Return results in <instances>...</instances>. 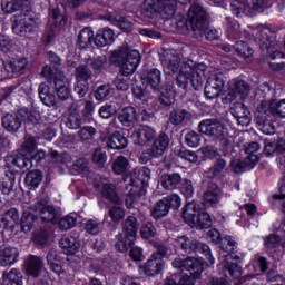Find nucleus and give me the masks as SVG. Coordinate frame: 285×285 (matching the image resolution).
I'll use <instances>...</instances> for the list:
<instances>
[{
    "instance_id": "c756f323",
    "label": "nucleus",
    "mask_w": 285,
    "mask_h": 285,
    "mask_svg": "<svg viewBox=\"0 0 285 285\" xmlns=\"http://www.w3.org/2000/svg\"><path fill=\"white\" fill-rule=\"evenodd\" d=\"M38 95L45 106L49 108L57 106V96H55V92L50 90V87L46 82L39 85Z\"/></svg>"
},
{
    "instance_id": "423d86ee",
    "label": "nucleus",
    "mask_w": 285,
    "mask_h": 285,
    "mask_svg": "<svg viewBox=\"0 0 285 285\" xmlns=\"http://www.w3.org/2000/svg\"><path fill=\"white\" fill-rule=\"evenodd\" d=\"M207 19L206 9L199 3H194L189 8L188 18L184 26L187 30H191L194 37H204V26H206Z\"/></svg>"
},
{
    "instance_id": "473e14b6",
    "label": "nucleus",
    "mask_w": 285,
    "mask_h": 285,
    "mask_svg": "<svg viewBox=\"0 0 285 285\" xmlns=\"http://www.w3.org/2000/svg\"><path fill=\"white\" fill-rule=\"evenodd\" d=\"M112 41H115V31H112V29L110 28H105L100 30L94 39V43L98 48H104V46H110Z\"/></svg>"
},
{
    "instance_id": "5fc2aeb1",
    "label": "nucleus",
    "mask_w": 285,
    "mask_h": 285,
    "mask_svg": "<svg viewBox=\"0 0 285 285\" xmlns=\"http://www.w3.org/2000/svg\"><path fill=\"white\" fill-rule=\"evenodd\" d=\"M242 37H244V31L242 30V26H239V22H229L227 27V38L235 41L237 39H242Z\"/></svg>"
},
{
    "instance_id": "8fccbe9b",
    "label": "nucleus",
    "mask_w": 285,
    "mask_h": 285,
    "mask_svg": "<svg viewBox=\"0 0 285 285\" xmlns=\"http://www.w3.org/2000/svg\"><path fill=\"white\" fill-rule=\"evenodd\" d=\"M129 166L130 163L128 161V158L118 156L117 159L114 160L111 170L115 173V175H124L128 171Z\"/></svg>"
},
{
    "instance_id": "de8ad7c7",
    "label": "nucleus",
    "mask_w": 285,
    "mask_h": 285,
    "mask_svg": "<svg viewBox=\"0 0 285 285\" xmlns=\"http://www.w3.org/2000/svg\"><path fill=\"white\" fill-rule=\"evenodd\" d=\"M190 226L199 228L200 230L204 228H210V226H213V219H210V215L208 213L200 212L197 214L194 223H191Z\"/></svg>"
},
{
    "instance_id": "aec40b11",
    "label": "nucleus",
    "mask_w": 285,
    "mask_h": 285,
    "mask_svg": "<svg viewBox=\"0 0 285 285\" xmlns=\"http://www.w3.org/2000/svg\"><path fill=\"white\" fill-rule=\"evenodd\" d=\"M26 155L28 154L18 151L17 154L9 156L8 161L11 164V166H14V168L26 173V170H30V168H32V161Z\"/></svg>"
},
{
    "instance_id": "4d7b16f0",
    "label": "nucleus",
    "mask_w": 285,
    "mask_h": 285,
    "mask_svg": "<svg viewBox=\"0 0 285 285\" xmlns=\"http://www.w3.org/2000/svg\"><path fill=\"white\" fill-rule=\"evenodd\" d=\"M76 79L77 81H90L92 79V71L87 65H80L76 68Z\"/></svg>"
},
{
    "instance_id": "2eb2a0df",
    "label": "nucleus",
    "mask_w": 285,
    "mask_h": 285,
    "mask_svg": "<svg viewBox=\"0 0 285 285\" xmlns=\"http://www.w3.org/2000/svg\"><path fill=\"white\" fill-rule=\"evenodd\" d=\"M142 82L154 92H161V88H164V85H161V71L157 68L148 69L142 78Z\"/></svg>"
},
{
    "instance_id": "bf43d9fd",
    "label": "nucleus",
    "mask_w": 285,
    "mask_h": 285,
    "mask_svg": "<svg viewBox=\"0 0 285 285\" xmlns=\"http://www.w3.org/2000/svg\"><path fill=\"white\" fill-rule=\"evenodd\" d=\"M92 161L98 168H105L108 161V154L101 148H96L92 154Z\"/></svg>"
},
{
    "instance_id": "7c9ffc66",
    "label": "nucleus",
    "mask_w": 285,
    "mask_h": 285,
    "mask_svg": "<svg viewBox=\"0 0 285 285\" xmlns=\"http://www.w3.org/2000/svg\"><path fill=\"white\" fill-rule=\"evenodd\" d=\"M43 271V261L39 256L31 255L27 259V274L31 277H39Z\"/></svg>"
},
{
    "instance_id": "f704fd0d",
    "label": "nucleus",
    "mask_w": 285,
    "mask_h": 285,
    "mask_svg": "<svg viewBox=\"0 0 285 285\" xmlns=\"http://www.w3.org/2000/svg\"><path fill=\"white\" fill-rule=\"evenodd\" d=\"M107 147L111 148V150H124V148L128 147V138L121 135V132L115 131L108 137Z\"/></svg>"
},
{
    "instance_id": "f257e3e1",
    "label": "nucleus",
    "mask_w": 285,
    "mask_h": 285,
    "mask_svg": "<svg viewBox=\"0 0 285 285\" xmlns=\"http://www.w3.org/2000/svg\"><path fill=\"white\" fill-rule=\"evenodd\" d=\"M206 70L208 66L206 63H195L193 60H187L180 67L179 75L176 78L177 85L183 90L188 88V81H190L194 90H202L204 88V81H206Z\"/></svg>"
},
{
    "instance_id": "4468645a",
    "label": "nucleus",
    "mask_w": 285,
    "mask_h": 285,
    "mask_svg": "<svg viewBox=\"0 0 285 285\" xmlns=\"http://www.w3.org/2000/svg\"><path fill=\"white\" fill-rule=\"evenodd\" d=\"M230 115L235 117L237 124L239 126H249L250 125V110L246 105L243 102H234L233 106L230 107Z\"/></svg>"
},
{
    "instance_id": "f3484780",
    "label": "nucleus",
    "mask_w": 285,
    "mask_h": 285,
    "mask_svg": "<svg viewBox=\"0 0 285 285\" xmlns=\"http://www.w3.org/2000/svg\"><path fill=\"white\" fill-rule=\"evenodd\" d=\"M208 237L214 244H220L222 250L225 253H235L236 242L233 240L230 236L222 238V234L217 229H210L208 232Z\"/></svg>"
},
{
    "instance_id": "dca6fc26",
    "label": "nucleus",
    "mask_w": 285,
    "mask_h": 285,
    "mask_svg": "<svg viewBox=\"0 0 285 285\" xmlns=\"http://www.w3.org/2000/svg\"><path fill=\"white\" fill-rule=\"evenodd\" d=\"M155 129L153 127L148 126H140L138 130H135L131 134V138L134 139V144L136 146H147V144H150L153 139H155Z\"/></svg>"
},
{
    "instance_id": "4be33fe9",
    "label": "nucleus",
    "mask_w": 285,
    "mask_h": 285,
    "mask_svg": "<svg viewBox=\"0 0 285 285\" xmlns=\"http://www.w3.org/2000/svg\"><path fill=\"white\" fill-rule=\"evenodd\" d=\"M139 119V114L137 109L132 106L125 107L118 115V120L126 128H130L134 124H137Z\"/></svg>"
},
{
    "instance_id": "49530a36",
    "label": "nucleus",
    "mask_w": 285,
    "mask_h": 285,
    "mask_svg": "<svg viewBox=\"0 0 285 285\" xmlns=\"http://www.w3.org/2000/svg\"><path fill=\"white\" fill-rule=\"evenodd\" d=\"M116 239H118V242L115 244V248L116 250H118V253H128V250H130V248H132V246L135 245V239L130 238L128 236L118 234L116 236Z\"/></svg>"
},
{
    "instance_id": "a211bd4d",
    "label": "nucleus",
    "mask_w": 285,
    "mask_h": 285,
    "mask_svg": "<svg viewBox=\"0 0 285 285\" xmlns=\"http://www.w3.org/2000/svg\"><path fill=\"white\" fill-rule=\"evenodd\" d=\"M181 59L175 50H167L164 53L163 66L166 75H175L179 70Z\"/></svg>"
},
{
    "instance_id": "13d9d810",
    "label": "nucleus",
    "mask_w": 285,
    "mask_h": 285,
    "mask_svg": "<svg viewBox=\"0 0 285 285\" xmlns=\"http://www.w3.org/2000/svg\"><path fill=\"white\" fill-rule=\"evenodd\" d=\"M156 92H160L158 101L161 106H173L175 104V91L161 87V90Z\"/></svg>"
},
{
    "instance_id": "774afa93",
    "label": "nucleus",
    "mask_w": 285,
    "mask_h": 285,
    "mask_svg": "<svg viewBox=\"0 0 285 285\" xmlns=\"http://www.w3.org/2000/svg\"><path fill=\"white\" fill-rule=\"evenodd\" d=\"M66 126L71 130H79V128H81V115L68 114Z\"/></svg>"
},
{
    "instance_id": "1a4fd4ad",
    "label": "nucleus",
    "mask_w": 285,
    "mask_h": 285,
    "mask_svg": "<svg viewBox=\"0 0 285 285\" xmlns=\"http://www.w3.org/2000/svg\"><path fill=\"white\" fill-rule=\"evenodd\" d=\"M168 146H170V138L168 135L161 132L154 140L151 147L141 153L139 156V163L148 164L150 159H159V157H164V153L168 150Z\"/></svg>"
},
{
    "instance_id": "bb28decb",
    "label": "nucleus",
    "mask_w": 285,
    "mask_h": 285,
    "mask_svg": "<svg viewBox=\"0 0 285 285\" xmlns=\"http://www.w3.org/2000/svg\"><path fill=\"white\" fill-rule=\"evenodd\" d=\"M28 21H33L31 18L17 19L12 24V30L14 35H19V37H31L32 32H35V28L32 24L28 23Z\"/></svg>"
},
{
    "instance_id": "72a5a7b5",
    "label": "nucleus",
    "mask_w": 285,
    "mask_h": 285,
    "mask_svg": "<svg viewBox=\"0 0 285 285\" xmlns=\"http://www.w3.org/2000/svg\"><path fill=\"white\" fill-rule=\"evenodd\" d=\"M179 184H181V175L177 173L165 174L160 177V185L165 190H176Z\"/></svg>"
},
{
    "instance_id": "c85d7f7f",
    "label": "nucleus",
    "mask_w": 285,
    "mask_h": 285,
    "mask_svg": "<svg viewBox=\"0 0 285 285\" xmlns=\"http://www.w3.org/2000/svg\"><path fill=\"white\" fill-rule=\"evenodd\" d=\"M49 17H50V19H52L56 27L60 26V28H63V26H66V23H68L66 6H63L61 3L51 8Z\"/></svg>"
},
{
    "instance_id": "f8f14e48",
    "label": "nucleus",
    "mask_w": 285,
    "mask_h": 285,
    "mask_svg": "<svg viewBox=\"0 0 285 285\" xmlns=\"http://www.w3.org/2000/svg\"><path fill=\"white\" fill-rule=\"evenodd\" d=\"M224 73L212 75L205 85V97L206 99H217L224 90Z\"/></svg>"
},
{
    "instance_id": "09e8293b",
    "label": "nucleus",
    "mask_w": 285,
    "mask_h": 285,
    "mask_svg": "<svg viewBox=\"0 0 285 285\" xmlns=\"http://www.w3.org/2000/svg\"><path fill=\"white\" fill-rule=\"evenodd\" d=\"M37 150V138L32 135H26L23 142L20 146V153L24 155H32Z\"/></svg>"
},
{
    "instance_id": "393cba45",
    "label": "nucleus",
    "mask_w": 285,
    "mask_h": 285,
    "mask_svg": "<svg viewBox=\"0 0 285 285\" xmlns=\"http://www.w3.org/2000/svg\"><path fill=\"white\" fill-rule=\"evenodd\" d=\"M278 155V157H282L285 154V140L278 139L276 141H273L271 139L264 140V154L267 157H271V155Z\"/></svg>"
},
{
    "instance_id": "a18cd8bd",
    "label": "nucleus",
    "mask_w": 285,
    "mask_h": 285,
    "mask_svg": "<svg viewBox=\"0 0 285 285\" xmlns=\"http://www.w3.org/2000/svg\"><path fill=\"white\" fill-rule=\"evenodd\" d=\"M268 105V110L274 117H281L285 119V99L276 101V100H266Z\"/></svg>"
},
{
    "instance_id": "3c124183",
    "label": "nucleus",
    "mask_w": 285,
    "mask_h": 285,
    "mask_svg": "<svg viewBox=\"0 0 285 285\" xmlns=\"http://www.w3.org/2000/svg\"><path fill=\"white\" fill-rule=\"evenodd\" d=\"M55 88L59 101H68L70 99V88L66 86V82L55 79Z\"/></svg>"
},
{
    "instance_id": "412c9836",
    "label": "nucleus",
    "mask_w": 285,
    "mask_h": 285,
    "mask_svg": "<svg viewBox=\"0 0 285 285\" xmlns=\"http://www.w3.org/2000/svg\"><path fill=\"white\" fill-rule=\"evenodd\" d=\"M26 68H28V59L23 57L4 61V71L7 77H12V75L17 72H23Z\"/></svg>"
},
{
    "instance_id": "4c0bfd02",
    "label": "nucleus",
    "mask_w": 285,
    "mask_h": 285,
    "mask_svg": "<svg viewBox=\"0 0 285 285\" xmlns=\"http://www.w3.org/2000/svg\"><path fill=\"white\" fill-rule=\"evenodd\" d=\"M2 279L3 285H23V275L17 268L3 272Z\"/></svg>"
},
{
    "instance_id": "9b49d317",
    "label": "nucleus",
    "mask_w": 285,
    "mask_h": 285,
    "mask_svg": "<svg viewBox=\"0 0 285 285\" xmlns=\"http://www.w3.org/2000/svg\"><path fill=\"white\" fill-rule=\"evenodd\" d=\"M198 131L207 137H214V139H224L228 135L226 126L215 118L200 121Z\"/></svg>"
},
{
    "instance_id": "a878e982",
    "label": "nucleus",
    "mask_w": 285,
    "mask_h": 285,
    "mask_svg": "<svg viewBox=\"0 0 285 285\" xmlns=\"http://www.w3.org/2000/svg\"><path fill=\"white\" fill-rule=\"evenodd\" d=\"M21 124H23V120L21 116H19V111L17 115L7 114L2 118V126L4 129H7L8 132H19L21 129Z\"/></svg>"
},
{
    "instance_id": "58836bf2",
    "label": "nucleus",
    "mask_w": 285,
    "mask_h": 285,
    "mask_svg": "<svg viewBox=\"0 0 285 285\" xmlns=\"http://www.w3.org/2000/svg\"><path fill=\"white\" fill-rule=\"evenodd\" d=\"M17 255H19L17 248H0V266H12L17 262Z\"/></svg>"
},
{
    "instance_id": "5701e85b",
    "label": "nucleus",
    "mask_w": 285,
    "mask_h": 285,
    "mask_svg": "<svg viewBox=\"0 0 285 285\" xmlns=\"http://www.w3.org/2000/svg\"><path fill=\"white\" fill-rule=\"evenodd\" d=\"M250 92V86L244 80H235L233 82V91H229L226 96L227 101H235L236 96L240 95V99H246Z\"/></svg>"
},
{
    "instance_id": "864d4df0",
    "label": "nucleus",
    "mask_w": 285,
    "mask_h": 285,
    "mask_svg": "<svg viewBox=\"0 0 285 285\" xmlns=\"http://www.w3.org/2000/svg\"><path fill=\"white\" fill-rule=\"evenodd\" d=\"M188 117H190V114L187 110L174 109L169 115V121L173 126H179L184 124V120L188 119Z\"/></svg>"
},
{
    "instance_id": "ddd939ff",
    "label": "nucleus",
    "mask_w": 285,
    "mask_h": 285,
    "mask_svg": "<svg viewBox=\"0 0 285 285\" xmlns=\"http://www.w3.org/2000/svg\"><path fill=\"white\" fill-rule=\"evenodd\" d=\"M222 275L227 278L237 279L242 277V267L235 262L233 255L225 256L224 261L220 263Z\"/></svg>"
},
{
    "instance_id": "603ef678",
    "label": "nucleus",
    "mask_w": 285,
    "mask_h": 285,
    "mask_svg": "<svg viewBox=\"0 0 285 285\" xmlns=\"http://www.w3.org/2000/svg\"><path fill=\"white\" fill-rule=\"evenodd\" d=\"M35 222H37V216H35V214L30 212H23L20 220L21 230L23 233H30L35 226Z\"/></svg>"
},
{
    "instance_id": "e433bc0d",
    "label": "nucleus",
    "mask_w": 285,
    "mask_h": 285,
    "mask_svg": "<svg viewBox=\"0 0 285 285\" xmlns=\"http://www.w3.org/2000/svg\"><path fill=\"white\" fill-rule=\"evenodd\" d=\"M163 268L164 261L151 256V258H149L145 264L144 273L148 277H155V275H159V273H161Z\"/></svg>"
},
{
    "instance_id": "338daca9",
    "label": "nucleus",
    "mask_w": 285,
    "mask_h": 285,
    "mask_svg": "<svg viewBox=\"0 0 285 285\" xmlns=\"http://www.w3.org/2000/svg\"><path fill=\"white\" fill-rule=\"evenodd\" d=\"M233 48L242 57H253V49L244 40L237 41Z\"/></svg>"
},
{
    "instance_id": "6e6d98bb",
    "label": "nucleus",
    "mask_w": 285,
    "mask_h": 285,
    "mask_svg": "<svg viewBox=\"0 0 285 285\" xmlns=\"http://www.w3.org/2000/svg\"><path fill=\"white\" fill-rule=\"evenodd\" d=\"M246 166H250V168H253V166H255V164H253L248 159H246V161H244V160L234 158L230 161L229 168H230L232 173L239 174V173L246 171Z\"/></svg>"
},
{
    "instance_id": "0eeeda50",
    "label": "nucleus",
    "mask_w": 285,
    "mask_h": 285,
    "mask_svg": "<svg viewBox=\"0 0 285 285\" xmlns=\"http://www.w3.org/2000/svg\"><path fill=\"white\" fill-rule=\"evenodd\" d=\"M176 242L184 253L187 255H204L209 264H215V258L210 254V247L199 240L186 235L178 236Z\"/></svg>"
},
{
    "instance_id": "2f4dec72",
    "label": "nucleus",
    "mask_w": 285,
    "mask_h": 285,
    "mask_svg": "<svg viewBox=\"0 0 285 285\" xmlns=\"http://www.w3.org/2000/svg\"><path fill=\"white\" fill-rule=\"evenodd\" d=\"M222 190L217 187L216 184H213L207 187V190L204 193L203 202L205 206H215V204H219V199H222Z\"/></svg>"
},
{
    "instance_id": "cd10ccee",
    "label": "nucleus",
    "mask_w": 285,
    "mask_h": 285,
    "mask_svg": "<svg viewBox=\"0 0 285 285\" xmlns=\"http://www.w3.org/2000/svg\"><path fill=\"white\" fill-rule=\"evenodd\" d=\"M1 223L3 224L4 230H14V226L19 224V210L14 207L6 210L2 214Z\"/></svg>"
},
{
    "instance_id": "37998d69",
    "label": "nucleus",
    "mask_w": 285,
    "mask_h": 285,
    "mask_svg": "<svg viewBox=\"0 0 285 285\" xmlns=\"http://www.w3.org/2000/svg\"><path fill=\"white\" fill-rule=\"evenodd\" d=\"M92 39H95L92 29L86 27L85 29L80 30L77 40L78 48H80V50H86V48L92 43Z\"/></svg>"
},
{
    "instance_id": "680f3d73",
    "label": "nucleus",
    "mask_w": 285,
    "mask_h": 285,
    "mask_svg": "<svg viewBox=\"0 0 285 285\" xmlns=\"http://www.w3.org/2000/svg\"><path fill=\"white\" fill-rule=\"evenodd\" d=\"M259 150V142H249L248 146L245 147V153L247 155L246 159L250 160L252 164H257L259 161V156L255 153Z\"/></svg>"
},
{
    "instance_id": "7ed1b4c3",
    "label": "nucleus",
    "mask_w": 285,
    "mask_h": 285,
    "mask_svg": "<svg viewBox=\"0 0 285 285\" xmlns=\"http://www.w3.org/2000/svg\"><path fill=\"white\" fill-rule=\"evenodd\" d=\"M111 63H116L120 67L121 75H132L141 61V55L137 50L128 49V46L124 45L118 50L111 52Z\"/></svg>"
},
{
    "instance_id": "20e7f679",
    "label": "nucleus",
    "mask_w": 285,
    "mask_h": 285,
    "mask_svg": "<svg viewBox=\"0 0 285 285\" xmlns=\"http://www.w3.org/2000/svg\"><path fill=\"white\" fill-rule=\"evenodd\" d=\"M140 12L145 19H155L159 14L168 21L175 17V4L173 0H145Z\"/></svg>"
},
{
    "instance_id": "0e129e2a",
    "label": "nucleus",
    "mask_w": 285,
    "mask_h": 285,
    "mask_svg": "<svg viewBox=\"0 0 285 285\" xmlns=\"http://www.w3.org/2000/svg\"><path fill=\"white\" fill-rule=\"evenodd\" d=\"M97 135V129L92 126H85L78 131V137L82 141H92Z\"/></svg>"
},
{
    "instance_id": "052dcab7",
    "label": "nucleus",
    "mask_w": 285,
    "mask_h": 285,
    "mask_svg": "<svg viewBox=\"0 0 285 285\" xmlns=\"http://www.w3.org/2000/svg\"><path fill=\"white\" fill-rule=\"evenodd\" d=\"M130 75H124L120 72V75L114 80V86L116 87V90H121L122 92H126V90H129L130 88Z\"/></svg>"
},
{
    "instance_id": "e2e57ef3",
    "label": "nucleus",
    "mask_w": 285,
    "mask_h": 285,
    "mask_svg": "<svg viewBox=\"0 0 285 285\" xmlns=\"http://www.w3.org/2000/svg\"><path fill=\"white\" fill-rule=\"evenodd\" d=\"M49 157L52 161V164H70L71 161V157H70V154L66 153V151H62V153H59L57 150H53L49 154Z\"/></svg>"
},
{
    "instance_id": "c03bdc74",
    "label": "nucleus",
    "mask_w": 285,
    "mask_h": 285,
    "mask_svg": "<svg viewBox=\"0 0 285 285\" xmlns=\"http://www.w3.org/2000/svg\"><path fill=\"white\" fill-rule=\"evenodd\" d=\"M122 230L126 237H129L135 240L138 230L137 218L135 216L127 217L122 224Z\"/></svg>"
},
{
    "instance_id": "79ce46f5",
    "label": "nucleus",
    "mask_w": 285,
    "mask_h": 285,
    "mask_svg": "<svg viewBox=\"0 0 285 285\" xmlns=\"http://www.w3.org/2000/svg\"><path fill=\"white\" fill-rule=\"evenodd\" d=\"M60 247L65 255H75L79 250V244L77 239L72 236H63L60 239Z\"/></svg>"
},
{
    "instance_id": "6ab92c4d",
    "label": "nucleus",
    "mask_w": 285,
    "mask_h": 285,
    "mask_svg": "<svg viewBox=\"0 0 285 285\" xmlns=\"http://www.w3.org/2000/svg\"><path fill=\"white\" fill-rule=\"evenodd\" d=\"M33 210L40 214L42 222L50 223L57 219V210L51 205H48L45 199L38 200L33 205Z\"/></svg>"
},
{
    "instance_id": "f03ea898",
    "label": "nucleus",
    "mask_w": 285,
    "mask_h": 285,
    "mask_svg": "<svg viewBox=\"0 0 285 285\" xmlns=\"http://www.w3.org/2000/svg\"><path fill=\"white\" fill-rule=\"evenodd\" d=\"M148 181H150V168L142 167L135 171V175L130 178L129 184L125 187L127 195L125 204L127 208H135V204L146 195V188H148Z\"/></svg>"
},
{
    "instance_id": "c9c22d12",
    "label": "nucleus",
    "mask_w": 285,
    "mask_h": 285,
    "mask_svg": "<svg viewBox=\"0 0 285 285\" xmlns=\"http://www.w3.org/2000/svg\"><path fill=\"white\" fill-rule=\"evenodd\" d=\"M202 213V209H199V205L195 202L188 203L183 208V219L188 224V226H191V224H195V219H197V214Z\"/></svg>"
},
{
    "instance_id": "39448f33",
    "label": "nucleus",
    "mask_w": 285,
    "mask_h": 285,
    "mask_svg": "<svg viewBox=\"0 0 285 285\" xmlns=\"http://www.w3.org/2000/svg\"><path fill=\"white\" fill-rule=\"evenodd\" d=\"M174 268H178L184 273L188 271L189 274H184L178 282V285H195V279L204 272V263L195 257L176 258L173 262Z\"/></svg>"
},
{
    "instance_id": "ea45409f",
    "label": "nucleus",
    "mask_w": 285,
    "mask_h": 285,
    "mask_svg": "<svg viewBox=\"0 0 285 285\" xmlns=\"http://www.w3.org/2000/svg\"><path fill=\"white\" fill-rule=\"evenodd\" d=\"M43 181V173L38 169L30 170L24 178V184L30 190L39 188V185Z\"/></svg>"
},
{
    "instance_id": "69168bd1",
    "label": "nucleus",
    "mask_w": 285,
    "mask_h": 285,
    "mask_svg": "<svg viewBox=\"0 0 285 285\" xmlns=\"http://www.w3.org/2000/svg\"><path fill=\"white\" fill-rule=\"evenodd\" d=\"M110 92H112L110 85H102L95 90L94 96L97 101H106L110 97Z\"/></svg>"
},
{
    "instance_id": "a19ab883",
    "label": "nucleus",
    "mask_w": 285,
    "mask_h": 285,
    "mask_svg": "<svg viewBox=\"0 0 285 285\" xmlns=\"http://www.w3.org/2000/svg\"><path fill=\"white\" fill-rule=\"evenodd\" d=\"M226 159L224 158H217L214 161V165L212 167H209L207 170H205V177L207 179H215L217 177H219V175H222V173H224L225 168H226Z\"/></svg>"
},
{
    "instance_id": "9d476101",
    "label": "nucleus",
    "mask_w": 285,
    "mask_h": 285,
    "mask_svg": "<svg viewBox=\"0 0 285 285\" xmlns=\"http://www.w3.org/2000/svg\"><path fill=\"white\" fill-rule=\"evenodd\" d=\"M256 126L264 135H275V124L273 114L268 109L266 100H262L256 109Z\"/></svg>"
},
{
    "instance_id": "b1692460",
    "label": "nucleus",
    "mask_w": 285,
    "mask_h": 285,
    "mask_svg": "<svg viewBox=\"0 0 285 285\" xmlns=\"http://www.w3.org/2000/svg\"><path fill=\"white\" fill-rule=\"evenodd\" d=\"M95 188L100 190L102 197L105 199H108V202H111L112 204H119L121 199L119 198V194H117V187L115 184L106 183L102 185H99L95 183Z\"/></svg>"
},
{
    "instance_id": "6e6552de",
    "label": "nucleus",
    "mask_w": 285,
    "mask_h": 285,
    "mask_svg": "<svg viewBox=\"0 0 285 285\" xmlns=\"http://www.w3.org/2000/svg\"><path fill=\"white\" fill-rule=\"evenodd\" d=\"M181 206V198L177 194H171L163 199L156 202L150 208V215L153 219L159 222V219H164V217L168 216L170 209L177 210Z\"/></svg>"
}]
</instances>
